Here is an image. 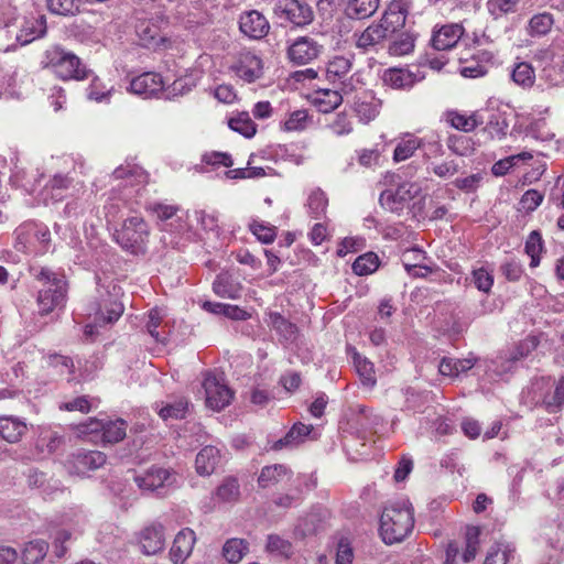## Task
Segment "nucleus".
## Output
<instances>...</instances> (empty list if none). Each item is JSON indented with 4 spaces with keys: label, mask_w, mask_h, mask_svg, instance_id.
Masks as SVG:
<instances>
[{
    "label": "nucleus",
    "mask_w": 564,
    "mask_h": 564,
    "mask_svg": "<svg viewBox=\"0 0 564 564\" xmlns=\"http://www.w3.org/2000/svg\"><path fill=\"white\" fill-rule=\"evenodd\" d=\"M405 19L406 14L399 6L391 7L378 21L354 34L356 48L362 53L378 52L386 40L404 25Z\"/></svg>",
    "instance_id": "f257e3e1"
},
{
    "label": "nucleus",
    "mask_w": 564,
    "mask_h": 564,
    "mask_svg": "<svg viewBox=\"0 0 564 564\" xmlns=\"http://www.w3.org/2000/svg\"><path fill=\"white\" fill-rule=\"evenodd\" d=\"M31 273L40 283L36 297L39 313L48 315L57 308H63L67 299L65 276L46 267L32 268Z\"/></svg>",
    "instance_id": "f03ea898"
},
{
    "label": "nucleus",
    "mask_w": 564,
    "mask_h": 564,
    "mask_svg": "<svg viewBox=\"0 0 564 564\" xmlns=\"http://www.w3.org/2000/svg\"><path fill=\"white\" fill-rule=\"evenodd\" d=\"M42 68L50 70L58 79L82 82L89 78L93 70L73 52L61 45L47 48L41 61Z\"/></svg>",
    "instance_id": "7ed1b4c3"
},
{
    "label": "nucleus",
    "mask_w": 564,
    "mask_h": 564,
    "mask_svg": "<svg viewBox=\"0 0 564 564\" xmlns=\"http://www.w3.org/2000/svg\"><path fill=\"white\" fill-rule=\"evenodd\" d=\"M414 512L408 501H397L384 507L380 517V535L386 544L403 541L413 530Z\"/></svg>",
    "instance_id": "20e7f679"
},
{
    "label": "nucleus",
    "mask_w": 564,
    "mask_h": 564,
    "mask_svg": "<svg viewBox=\"0 0 564 564\" xmlns=\"http://www.w3.org/2000/svg\"><path fill=\"white\" fill-rule=\"evenodd\" d=\"M13 248L22 253H44L51 243V232L44 225L25 221L15 228Z\"/></svg>",
    "instance_id": "39448f33"
},
{
    "label": "nucleus",
    "mask_w": 564,
    "mask_h": 564,
    "mask_svg": "<svg viewBox=\"0 0 564 564\" xmlns=\"http://www.w3.org/2000/svg\"><path fill=\"white\" fill-rule=\"evenodd\" d=\"M150 230L145 220L140 216H130L123 220L115 234L116 241L122 249L132 254H143L147 251Z\"/></svg>",
    "instance_id": "423d86ee"
},
{
    "label": "nucleus",
    "mask_w": 564,
    "mask_h": 564,
    "mask_svg": "<svg viewBox=\"0 0 564 564\" xmlns=\"http://www.w3.org/2000/svg\"><path fill=\"white\" fill-rule=\"evenodd\" d=\"M274 17L281 24L294 28H306L315 18L313 8L305 0H276L273 7Z\"/></svg>",
    "instance_id": "0eeeda50"
},
{
    "label": "nucleus",
    "mask_w": 564,
    "mask_h": 564,
    "mask_svg": "<svg viewBox=\"0 0 564 564\" xmlns=\"http://www.w3.org/2000/svg\"><path fill=\"white\" fill-rule=\"evenodd\" d=\"M535 393L541 392L536 402H542L547 412L554 413L564 405V378L554 381L542 377L532 383Z\"/></svg>",
    "instance_id": "6e6552de"
},
{
    "label": "nucleus",
    "mask_w": 564,
    "mask_h": 564,
    "mask_svg": "<svg viewBox=\"0 0 564 564\" xmlns=\"http://www.w3.org/2000/svg\"><path fill=\"white\" fill-rule=\"evenodd\" d=\"M202 386L205 391V400L208 408L220 411L231 402L234 392L223 379H219L214 373H205Z\"/></svg>",
    "instance_id": "1a4fd4ad"
},
{
    "label": "nucleus",
    "mask_w": 564,
    "mask_h": 564,
    "mask_svg": "<svg viewBox=\"0 0 564 564\" xmlns=\"http://www.w3.org/2000/svg\"><path fill=\"white\" fill-rule=\"evenodd\" d=\"M137 542L145 555H155L165 547V528L159 522H151L137 533Z\"/></svg>",
    "instance_id": "9d476101"
},
{
    "label": "nucleus",
    "mask_w": 564,
    "mask_h": 564,
    "mask_svg": "<svg viewBox=\"0 0 564 564\" xmlns=\"http://www.w3.org/2000/svg\"><path fill=\"white\" fill-rule=\"evenodd\" d=\"M323 52V45L310 36L297 37L288 48V57L295 65H306Z\"/></svg>",
    "instance_id": "9b49d317"
},
{
    "label": "nucleus",
    "mask_w": 564,
    "mask_h": 564,
    "mask_svg": "<svg viewBox=\"0 0 564 564\" xmlns=\"http://www.w3.org/2000/svg\"><path fill=\"white\" fill-rule=\"evenodd\" d=\"M134 481L142 490L155 491L173 485L175 475L169 468L152 466L142 474L135 475Z\"/></svg>",
    "instance_id": "f8f14e48"
},
{
    "label": "nucleus",
    "mask_w": 564,
    "mask_h": 564,
    "mask_svg": "<svg viewBox=\"0 0 564 564\" xmlns=\"http://www.w3.org/2000/svg\"><path fill=\"white\" fill-rule=\"evenodd\" d=\"M382 100L379 99L372 90H362L354 96L352 108L362 123H369L380 113Z\"/></svg>",
    "instance_id": "ddd939ff"
},
{
    "label": "nucleus",
    "mask_w": 564,
    "mask_h": 564,
    "mask_svg": "<svg viewBox=\"0 0 564 564\" xmlns=\"http://www.w3.org/2000/svg\"><path fill=\"white\" fill-rule=\"evenodd\" d=\"M239 29L252 40H261L268 35L270 23L258 10L242 12L239 18Z\"/></svg>",
    "instance_id": "4468645a"
},
{
    "label": "nucleus",
    "mask_w": 564,
    "mask_h": 564,
    "mask_svg": "<svg viewBox=\"0 0 564 564\" xmlns=\"http://www.w3.org/2000/svg\"><path fill=\"white\" fill-rule=\"evenodd\" d=\"M231 69L243 80L253 83L262 75V61L250 51H241Z\"/></svg>",
    "instance_id": "2eb2a0df"
},
{
    "label": "nucleus",
    "mask_w": 564,
    "mask_h": 564,
    "mask_svg": "<svg viewBox=\"0 0 564 564\" xmlns=\"http://www.w3.org/2000/svg\"><path fill=\"white\" fill-rule=\"evenodd\" d=\"M293 470L284 464H273L261 468L258 476V486L262 489L288 484L293 479Z\"/></svg>",
    "instance_id": "dca6fc26"
},
{
    "label": "nucleus",
    "mask_w": 564,
    "mask_h": 564,
    "mask_svg": "<svg viewBox=\"0 0 564 564\" xmlns=\"http://www.w3.org/2000/svg\"><path fill=\"white\" fill-rule=\"evenodd\" d=\"M163 79L158 73L147 72L131 79L129 90L149 98L163 90Z\"/></svg>",
    "instance_id": "f3484780"
},
{
    "label": "nucleus",
    "mask_w": 564,
    "mask_h": 564,
    "mask_svg": "<svg viewBox=\"0 0 564 564\" xmlns=\"http://www.w3.org/2000/svg\"><path fill=\"white\" fill-rule=\"evenodd\" d=\"M196 542L195 532L189 528L182 529L175 536L170 550V557L174 564H183L191 555Z\"/></svg>",
    "instance_id": "a211bd4d"
},
{
    "label": "nucleus",
    "mask_w": 564,
    "mask_h": 564,
    "mask_svg": "<svg viewBox=\"0 0 564 564\" xmlns=\"http://www.w3.org/2000/svg\"><path fill=\"white\" fill-rule=\"evenodd\" d=\"M366 82L364 78V73L357 70L351 75H347L340 83H338L335 88L336 90L333 93L332 97L333 107H337L341 104L343 97H349L351 95L356 96L365 90Z\"/></svg>",
    "instance_id": "6ab92c4d"
},
{
    "label": "nucleus",
    "mask_w": 564,
    "mask_h": 564,
    "mask_svg": "<svg viewBox=\"0 0 564 564\" xmlns=\"http://www.w3.org/2000/svg\"><path fill=\"white\" fill-rule=\"evenodd\" d=\"M464 34L460 24L453 23L441 26L434 31L432 36V46L437 51H446L453 48Z\"/></svg>",
    "instance_id": "aec40b11"
},
{
    "label": "nucleus",
    "mask_w": 564,
    "mask_h": 564,
    "mask_svg": "<svg viewBox=\"0 0 564 564\" xmlns=\"http://www.w3.org/2000/svg\"><path fill=\"white\" fill-rule=\"evenodd\" d=\"M213 291L217 296L237 300L241 295L242 285L229 271H223L213 282Z\"/></svg>",
    "instance_id": "412c9836"
},
{
    "label": "nucleus",
    "mask_w": 564,
    "mask_h": 564,
    "mask_svg": "<svg viewBox=\"0 0 564 564\" xmlns=\"http://www.w3.org/2000/svg\"><path fill=\"white\" fill-rule=\"evenodd\" d=\"M221 459L223 456L219 448L212 445L205 446L196 455V471L200 476H209L221 464Z\"/></svg>",
    "instance_id": "4be33fe9"
},
{
    "label": "nucleus",
    "mask_w": 564,
    "mask_h": 564,
    "mask_svg": "<svg viewBox=\"0 0 564 564\" xmlns=\"http://www.w3.org/2000/svg\"><path fill=\"white\" fill-rule=\"evenodd\" d=\"M72 463L78 474L95 470L106 463V455L99 451L79 449L73 454Z\"/></svg>",
    "instance_id": "5701e85b"
},
{
    "label": "nucleus",
    "mask_w": 564,
    "mask_h": 564,
    "mask_svg": "<svg viewBox=\"0 0 564 564\" xmlns=\"http://www.w3.org/2000/svg\"><path fill=\"white\" fill-rule=\"evenodd\" d=\"M46 33V22L44 17L24 18L20 31L17 34V41L22 45L42 37Z\"/></svg>",
    "instance_id": "b1692460"
},
{
    "label": "nucleus",
    "mask_w": 564,
    "mask_h": 564,
    "mask_svg": "<svg viewBox=\"0 0 564 564\" xmlns=\"http://www.w3.org/2000/svg\"><path fill=\"white\" fill-rule=\"evenodd\" d=\"M414 73L404 68H389L382 75V82L392 89H410L417 82Z\"/></svg>",
    "instance_id": "393cba45"
},
{
    "label": "nucleus",
    "mask_w": 564,
    "mask_h": 564,
    "mask_svg": "<svg viewBox=\"0 0 564 564\" xmlns=\"http://www.w3.org/2000/svg\"><path fill=\"white\" fill-rule=\"evenodd\" d=\"M135 33L140 44L148 48H155L163 41L159 24L152 20H139L135 25Z\"/></svg>",
    "instance_id": "a878e982"
},
{
    "label": "nucleus",
    "mask_w": 564,
    "mask_h": 564,
    "mask_svg": "<svg viewBox=\"0 0 564 564\" xmlns=\"http://www.w3.org/2000/svg\"><path fill=\"white\" fill-rule=\"evenodd\" d=\"M313 426L301 422L295 423L284 437L273 443L272 449L280 451L283 448H293L304 443L306 437L312 433Z\"/></svg>",
    "instance_id": "bb28decb"
},
{
    "label": "nucleus",
    "mask_w": 564,
    "mask_h": 564,
    "mask_svg": "<svg viewBox=\"0 0 564 564\" xmlns=\"http://www.w3.org/2000/svg\"><path fill=\"white\" fill-rule=\"evenodd\" d=\"M380 0H349L345 6V15L351 20H365L379 9Z\"/></svg>",
    "instance_id": "cd10ccee"
},
{
    "label": "nucleus",
    "mask_w": 564,
    "mask_h": 564,
    "mask_svg": "<svg viewBox=\"0 0 564 564\" xmlns=\"http://www.w3.org/2000/svg\"><path fill=\"white\" fill-rule=\"evenodd\" d=\"M352 56H334L326 67V79L334 85L340 83L351 70Z\"/></svg>",
    "instance_id": "c85d7f7f"
},
{
    "label": "nucleus",
    "mask_w": 564,
    "mask_h": 564,
    "mask_svg": "<svg viewBox=\"0 0 564 564\" xmlns=\"http://www.w3.org/2000/svg\"><path fill=\"white\" fill-rule=\"evenodd\" d=\"M28 425L24 421L14 416L0 417V436L9 442L17 443L26 433Z\"/></svg>",
    "instance_id": "c756f323"
},
{
    "label": "nucleus",
    "mask_w": 564,
    "mask_h": 564,
    "mask_svg": "<svg viewBox=\"0 0 564 564\" xmlns=\"http://www.w3.org/2000/svg\"><path fill=\"white\" fill-rule=\"evenodd\" d=\"M123 310V304L117 300H104L95 313L96 325L105 326L115 323L122 315Z\"/></svg>",
    "instance_id": "7c9ffc66"
},
{
    "label": "nucleus",
    "mask_w": 564,
    "mask_h": 564,
    "mask_svg": "<svg viewBox=\"0 0 564 564\" xmlns=\"http://www.w3.org/2000/svg\"><path fill=\"white\" fill-rule=\"evenodd\" d=\"M48 552V543L42 539H35L24 544L21 551L22 564H41Z\"/></svg>",
    "instance_id": "2f4dec72"
},
{
    "label": "nucleus",
    "mask_w": 564,
    "mask_h": 564,
    "mask_svg": "<svg viewBox=\"0 0 564 564\" xmlns=\"http://www.w3.org/2000/svg\"><path fill=\"white\" fill-rule=\"evenodd\" d=\"M268 325L274 329L283 340L293 341L296 337L297 327L278 312L268 314Z\"/></svg>",
    "instance_id": "473e14b6"
},
{
    "label": "nucleus",
    "mask_w": 564,
    "mask_h": 564,
    "mask_svg": "<svg viewBox=\"0 0 564 564\" xmlns=\"http://www.w3.org/2000/svg\"><path fill=\"white\" fill-rule=\"evenodd\" d=\"M511 79L517 86L530 89L535 84V69L528 62L516 63L511 70Z\"/></svg>",
    "instance_id": "72a5a7b5"
},
{
    "label": "nucleus",
    "mask_w": 564,
    "mask_h": 564,
    "mask_svg": "<svg viewBox=\"0 0 564 564\" xmlns=\"http://www.w3.org/2000/svg\"><path fill=\"white\" fill-rule=\"evenodd\" d=\"M554 24L553 14L550 12H541L534 14L528 23L527 32L532 37L545 36L550 33Z\"/></svg>",
    "instance_id": "f704fd0d"
},
{
    "label": "nucleus",
    "mask_w": 564,
    "mask_h": 564,
    "mask_svg": "<svg viewBox=\"0 0 564 564\" xmlns=\"http://www.w3.org/2000/svg\"><path fill=\"white\" fill-rule=\"evenodd\" d=\"M381 417L365 405H358L354 417L356 429L362 433H371L381 423Z\"/></svg>",
    "instance_id": "c9c22d12"
},
{
    "label": "nucleus",
    "mask_w": 564,
    "mask_h": 564,
    "mask_svg": "<svg viewBox=\"0 0 564 564\" xmlns=\"http://www.w3.org/2000/svg\"><path fill=\"white\" fill-rule=\"evenodd\" d=\"M446 117L447 121L453 128L464 132H471L478 126L484 123L481 117L478 113H473L467 117L457 111H448Z\"/></svg>",
    "instance_id": "e433bc0d"
},
{
    "label": "nucleus",
    "mask_w": 564,
    "mask_h": 564,
    "mask_svg": "<svg viewBox=\"0 0 564 564\" xmlns=\"http://www.w3.org/2000/svg\"><path fill=\"white\" fill-rule=\"evenodd\" d=\"M188 401L185 398H177L171 402L164 403L159 409V415L162 420H183L188 412Z\"/></svg>",
    "instance_id": "4c0bfd02"
},
{
    "label": "nucleus",
    "mask_w": 564,
    "mask_h": 564,
    "mask_svg": "<svg viewBox=\"0 0 564 564\" xmlns=\"http://www.w3.org/2000/svg\"><path fill=\"white\" fill-rule=\"evenodd\" d=\"M248 551L249 544L243 539H229L223 546V555L231 564L240 562Z\"/></svg>",
    "instance_id": "58836bf2"
},
{
    "label": "nucleus",
    "mask_w": 564,
    "mask_h": 564,
    "mask_svg": "<svg viewBox=\"0 0 564 564\" xmlns=\"http://www.w3.org/2000/svg\"><path fill=\"white\" fill-rule=\"evenodd\" d=\"M327 205L328 199L326 194L321 188H315L310 193L305 206L307 208V214L313 219H321L326 214Z\"/></svg>",
    "instance_id": "ea45409f"
},
{
    "label": "nucleus",
    "mask_w": 564,
    "mask_h": 564,
    "mask_svg": "<svg viewBox=\"0 0 564 564\" xmlns=\"http://www.w3.org/2000/svg\"><path fill=\"white\" fill-rule=\"evenodd\" d=\"M354 364L362 384L373 388L377 383L373 364L358 352L354 354Z\"/></svg>",
    "instance_id": "a19ab883"
},
{
    "label": "nucleus",
    "mask_w": 564,
    "mask_h": 564,
    "mask_svg": "<svg viewBox=\"0 0 564 564\" xmlns=\"http://www.w3.org/2000/svg\"><path fill=\"white\" fill-rule=\"evenodd\" d=\"M87 98L97 102H108L113 91V86H108L98 76L91 78L86 88Z\"/></svg>",
    "instance_id": "79ce46f5"
},
{
    "label": "nucleus",
    "mask_w": 564,
    "mask_h": 564,
    "mask_svg": "<svg viewBox=\"0 0 564 564\" xmlns=\"http://www.w3.org/2000/svg\"><path fill=\"white\" fill-rule=\"evenodd\" d=\"M113 176L117 180L127 178L129 184H145L148 182L147 172L138 165H121L113 171Z\"/></svg>",
    "instance_id": "37998d69"
},
{
    "label": "nucleus",
    "mask_w": 564,
    "mask_h": 564,
    "mask_svg": "<svg viewBox=\"0 0 564 564\" xmlns=\"http://www.w3.org/2000/svg\"><path fill=\"white\" fill-rule=\"evenodd\" d=\"M63 443L64 436L58 432L43 430L40 433L36 446L42 453L46 452L47 454H53L62 446Z\"/></svg>",
    "instance_id": "c03bdc74"
},
{
    "label": "nucleus",
    "mask_w": 564,
    "mask_h": 564,
    "mask_svg": "<svg viewBox=\"0 0 564 564\" xmlns=\"http://www.w3.org/2000/svg\"><path fill=\"white\" fill-rule=\"evenodd\" d=\"M231 130L242 134L246 138H251L257 132V124L252 121L248 112H239L228 121Z\"/></svg>",
    "instance_id": "a18cd8bd"
},
{
    "label": "nucleus",
    "mask_w": 564,
    "mask_h": 564,
    "mask_svg": "<svg viewBox=\"0 0 564 564\" xmlns=\"http://www.w3.org/2000/svg\"><path fill=\"white\" fill-rule=\"evenodd\" d=\"M415 36L410 32H401L389 45V53L394 56H403L414 50Z\"/></svg>",
    "instance_id": "49530a36"
},
{
    "label": "nucleus",
    "mask_w": 564,
    "mask_h": 564,
    "mask_svg": "<svg viewBox=\"0 0 564 564\" xmlns=\"http://www.w3.org/2000/svg\"><path fill=\"white\" fill-rule=\"evenodd\" d=\"M425 259V252L420 248H411L403 252L401 261L408 273H412V270L420 269L431 272V269L423 265L422 262Z\"/></svg>",
    "instance_id": "de8ad7c7"
},
{
    "label": "nucleus",
    "mask_w": 564,
    "mask_h": 564,
    "mask_svg": "<svg viewBox=\"0 0 564 564\" xmlns=\"http://www.w3.org/2000/svg\"><path fill=\"white\" fill-rule=\"evenodd\" d=\"M215 496L219 501L223 502L237 501L240 496L238 480L234 477L225 478L224 481L217 487Z\"/></svg>",
    "instance_id": "09e8293b"
},
{
    "label": "nucleus",
    "mask_w": 564,
    "mask_h": 564,
    "mask_svg": "<svg viewBox=\"0 0 564 564\" xmlns=\"http://www.w3.org/2000/svg\"><path fill=\"white\" fill-rule=\"evenodd\" d=\"M513 557V550L503 543H496L487 552L484 564H508Z\"/></svg>",
    "instance_id": "8fccbe9b"
},
{
    "label": "nucleus",
    "mask_w": 564,
    "mask_h": 564,
    "mask_svg": "<svg viewBox=\"0 0 564 564\" xmlns=\"http://www.w3.org/2000/svg\"><path fill=\"white\" fill-rule=\"evenodd\" d=\"M421 144L422 141L413 135L402 139L394 149L393 160L395 162H401L411 158Z\"/></svg>",
    "instance_id": "3c124183"
},
{
    "label": "nucleus",
    "mask_w": 564,
    "mask_h": 564,
    "mask_svg": "<svg viewBox=\"0 0 564 564\" xmlns=\"http://www.w3.org/2000/svg\"><path fill=\"white\" fill-rule=\"evenodd\" d=\"M379 267V258L373 252H367L359 256L352 263V271L357 275H368L375 272Z\"/></svg>",
    "instance_id": "603ef678"
},
{
    "label": "nucleus",
    "mask_w": 564,
    "mask_h": 564,
    "mask_svg": "<svg viewBox=\"0 0 564 564\" xmlns=\"http://www.w3.org/2000/svg\"><path fill=\"white\" fill-rule=\"evenodd\" d=\"M127 424L123 420L108 421L102 424V435L108 443H118L126 437Z\"/></svg>",
    "instance_id": "864d4df0"
},
{
    "label": "nucleus",
    "mask_w": 564,
    "mask_h": 564,
    "mask_svg": "<svg viewBox=\"0 0 564 564\" xmlns=\"http://www.w3.org/2000/svg\"><path fill=\"white\" fill-rule=\"evenodd\" d=\"M78 0H46L48 11L57 15H75L79 12Z\"/></svg>",
    "instance_id": "5fc2aeb1"
},
{
    "label": "nucleus",
    "mask_w": 564,
    "mask_h": 564,
    "mask_svg": "<svg viewBox=\"0 0 564 564\" xmlns=\"http://www.w3.org/2000/svg\"><path fill=\"white\" fill-rule=\"evenodd\" d=\"M519 1L520 0H488L487 9L495 19H499L516 12Z\"/></svg>",
    "instance_id": "6e6d98bb"
},
{
    "label": "nucleus",
    "mask_w": 564,
    "mask_h": 564,
    "mask_svg": "<svg viewBox=\"0 0 564 564\" xmlns=\"http://www.w3.org/2000/svg\"><path fill=\"white\" fill-rule=\"evenodd\" d=\"M480 531L477 527H469L466 530V549L463 553L464 562L468 563L476 557L479 546Z\"/></svg>",
    "instance_id": "4d7b16f0"
},
{
    "label": "nucleus",
    "mask_w": 564,
    "mask_h": 564,
    "mask_svg": "<svg viewBox=\"0 0 564 564\" xmlns=\"http://www.w3.org/2000/svg\"><path fill=\"white\" fill-rule=\"evenodd\" d=\"M250 231L263 243H271L276 237V228L262 221L253 220L249 225Z\"/></svg>",
    "instance_id": "13d9d810"
},
{
    "label": "nucleus",
    "mask_w": 564,
    "mask_h": 564,
    "mask_svg": "<svg viewBox=\"0 0 564 564\" xmlns=\"http://www.w3.org/2000/svg\"><path fill=\"white\" fill-rule=\"evenodd\" d=\"M72 184V180L67 175L55 174L46 184L45 191H51V196L55 200L63 198V192Z\"/></svg>",
    "instance_id": "bf43d9fd"
},
{
    "label": "nucleus",
    "mask_w": 564,
    "mask_h": 564,
    "mask_svg": "<svg viewBox=\"0 0 564 564\" xmlns=\"http://www.w3.org/2000/svg\"><path fill=\"white\" fill-rule=\"evenodd\" d=\"M500 272L510 282H518L524 270L522 263L516 258L506 259L500 265Z\"/></svg>",
    "instance_id": "052dcab7"
},
{
    "label": "nucleus",
    "mask_w": 564,
    "mask_h": 564,
    "mask_svg": "<svg viewBox=\"0 0 564 564\" xmlns=\"http://www.w3.org/2000/svg\"><path fill=\"white\" fill-rule=\"evenodd\" d=\"M508 122L501 115L494 113L490 116L486 123L485 130L490 134L492 139H502L507 135Z\"/></svg>",
    "instance_id": "680f3d73"
},
{
    "label": "nucleus",
    "mask_w": 564,
    "mask_h": 564,
    "mask_svg": "<svg viewBox=\"0 0 564 564\" xmlns=\"http://www.w3.org/2000/svg\"><path fill=\"white\" fill-rule=\"evenodd\" d=\"M265 549L270 553L288 556L292 551V544L278 534H270L267 539Z\"/></svg>",
    "instance_id": "e2e57ef3"
},
{
    "label": "nucleus",
    "mask_w": 564,
    "mask_h": 564,
    "mask_svg": "<svg viewBox=\"0 0 564 564\" xmlns=\"http://www.w3.org/2000/svg\"><path fill=\"white\" fill-rule=\"evenodd\" d=\"M307 118L306 110H295L290 113L288 119L283 122L282 128L284 131L303 130L306 127Z\"/></svg>",
    "instance_id": "0e129e2a"
},
{
    "label": "nucleus",
    "mask_w": 564,
    "mask_h": 564,
    "mask_svg": "<svg viewBox=\"0 0 564 564\" xmlns=\"http://www.w3.org/2000/svg\"><path fill=\"white\" fill-rule=\"evenodd\" d=\"M58 409L61 411L74 412L78 411L80 413H89L91 410V404L86 395L77 397L73 400L64 401L58 404Z\"/></svg>",
    "instance_id": "69168bd1"
},
{
    "label": "nucleus",
    "mask_w": 564,
    "mask_h": 564,
    "mask_svg": "<svg viewBox=\"0 0 564 564\" xmlns=\"http://www.w3.org/2000/svg\"><path fill=\"white\" fill-rule=\"evenodd\" d=\"M330 132L337 137L349 134L352 131V123L346 113H337L328 126Z\"/></svg>",
    "instance_id": "338daca9"
},
{
    "label": "nucleus",
    "mask_w": 564,
    "mask_h": 564,
    "mask_svg": "<svg viewBox=\"0 0 564 564\" xmlns=\"http://www.w3.org/2000/svg\"><path fill=\"white\" fill-rule=\"evenodd\" d=\"M544 195L536 189H528L520 199L521 209L531 213L543 202Z\"/></svg>",
    "instance_id": "774afa93"
}]
</instances>
